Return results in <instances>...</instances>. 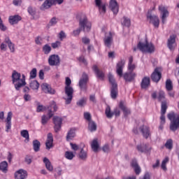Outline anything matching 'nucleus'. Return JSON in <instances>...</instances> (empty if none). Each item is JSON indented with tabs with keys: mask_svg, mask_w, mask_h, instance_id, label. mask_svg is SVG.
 Here are the masks:
<instances>
[{
	"mask_svg": "<svg viewBox=\"0 0 179 179\" xmlns=\"http://www.w3.org/2000/svg\"><path fill=\"white\" fill-rule=\"evenodd\" d=\"M125 66V61L121 60L118 62L116 65V73L120 78H124L125 82L131 83L135 80V78H136V73L134 71H127L122 74L124 67Z\"/></svg>",
	"mask_w": 179,
	"mask_h": 179,
	"instance_id": "f257e3e1",
	"label": "nucleus"
},
{
	"mask_svg": "<svg viewBox=\"0 0 179 179\" xmlns=\"http://www.w3.org/2000/svg\"><path fill=\"white\" fill-rule=\"evenodd\" d=\"M12 82L14 85L15 90H20L21 87H24L27 85L26 83V76L24 74H21L16 71H14L12 73Z\"/></svg>",
	"mask_w": 179,
	"mask_h": 179,
	"instance_id": "f03ea898",
	"label": "nucleus"
},
{
	"mask_svg": "<svg viewBox=\"0 0 179 179\" xmlns=\"http://www.w3.org/2000/svg\"><path fill=\"white\" fill-rule=\"evenodd\" d=\"M80 28L73 31L74 36H79L80 31L83 30L84 31H90L92 29V23L87 20V17H81L79 20Z\"/></svg>",
	"mask_w": 179,
	"mask_h": 179,
	"instance_id": "7ed1b4c3",
	"label": "nucleus"
},
{
	"mask_svg": "<svg viewBox=\"0 0 179 179\" xmlns=\"http://www.w3.org/2000/svg\"><path fill=\"white\" fill-rule=\"evenodd\" d=\"M137 48L141 51V52H146L147 54H153L156 48L153 43L148 42L145 40V42H139L137 45Z\"/></svg>",
	"mask_w": 179,
	"mask_h": 179,
	"instance_id": "20e7f679",
	"label": "nucleus"
},
{
	"mask_svg": "<svg viewBox=\"0 0 179 179\" xmlns=\"http://www.w3.org/2000/svg\"><path fill=\"white\" fill-rule=\"evenodd\" d=\"M167 117L170 120V129L173 132H176L179 129V115L174 113H169Z\"/></svg>",
	"mask_w": 179,
	"mask_h": 179,
	"instance_id": "39448f33",
	"label": "nucleus"
},
{
	"mask_svg": "<svg viewBox=\"0 0 179 179\" xmlns=\"http://www.w3.org/2000/svg\"><path fill=\"white\" fill-rule=\"evenodd\" d=\"M159 10L160 11V17L162 19V24H165L166 22H167V17H169V15H170V13H169V10L163 6H159L158 7Z\"/></svg>",
	"mask_w": 179,
	"mask_h": 179,
	"instance_id": "423d86ee",
	"label": "nucleus"
},
{
	"mask_svg": "<svg viewBox=\"0 0 179 179\" xmlns=\"http://www.w3.org/2000/svg\"><path fill=\"white\" fill-rule=\"evenodd\" d=\"M65 94L66 98H64L66 104H71L73 99V88L72 87H65Z\"/></svg>",
	"mask_w": 179,
	"mask_h": 179,
	"instance_id": "0eeeda50",
	"label": "nucleus"
},
{
	"mask_svg": "<svg viewBox=\"0 0 179 179\" xmlns=\"http://www.w3.org/2000/svg\"><path fill=\"white\" fill-rule=\"evenodd\" d=\"M48 62L50 66H59L61 58L58 55H52L49 57Z\"/></svg>",
	"mask_w": 179,
	"mask_h": 179,
	"instance_id": "6e6552de",
	"label": "nucleus"
},
{
	"mask_svg": "<svg viewBox=\"0 0 179 179\" xmlns=\"http://www.w3.org/2000/svg\"><path fill=\"white\" fill-rule=\"evenodd\" d=\"M89 80V76L86 73H83L81 78L79 80L78 86L80 90L86 91L87 90V81Z\"/></svg>",
	"mask_w": 179,
	"mask_h": 179,
	"instance_id": "1a4fd4ad",
	"label": "nucleus"
},
{
	"mask_svg": "<svg viewBox=\"0 0 179 179\" xmlns=\"http://www.w3.org/2000/svg\"><path fill=\"white\" fill-rule=\"evenodd\" d=\"M176 38H177L176 35H171L167 41V47L170 51H174L177 47V43L176 42Z\"/></svg>",
	"mask_w": 179,
	"mask_h": 179,
	"instance_id": "9d476101",
	"label": "nucleus"
},
{
	"mask_svg": "<svg viewBox=\"0 0 179 179\" xmlns=\"http://www.w3.org/2000/svg\"><path fill=\"white\" fill-rule=\"evenodd\" d=\"M151 79L153 82L157 83L162 79V68L157 67L151 75Z\"/></svg>",
	"mask_w": 179,
	"mask_h": 179,
	"instance_id": "9b49d317",
	"label": "nucleus"
},
{
	"mask_svg": "<svg viewBox=\"0 0 179 179\" xmlns=\"http://www.w3.org/2000/svg\"><path fill=\"white\" fill-rule=\"evenodd\" d=\"M166 111H167V102L162 101L161 103V116H160V124H166Z\"/></svg>",
	"mask_w": 179,
	"mask_h": 179,
	"instance_id": "f8f14e48",
	"label": "nucleus"
},
{
	"mask_svg": "<svg viewBox=\"0 0 179 179\" xmlns=\"http://www.w3.org/2000/svg\"><path fill=\"white\" fill-rule=\"evenodd\" d=\"M53 123H54V129L55 131L59 132L61 131V127L62 125V117H59L58 116H54L53 118Z\"/></svg>",
	"mask_w": 179,
	"mask_h": 179,
	"instance_id": "ddd939ff",
	"label": "nucleus"
},
{
	"mask_svg": "<svg viewBox=\"0 0 179 179\" xmlns=\"http://www.w3.org/2000/svg\"><path fill=\"white\" fill-rule=\"evenodd\" d=\"M113 34L111 31L105 34L103 43L106 47H108V48H110V47H111V45L113 44Z\"/></svg>",
	"mask_w": 179,
	"mask_h": 179,
	"instance_id": "4468645a",
	"label": "nucleus"
},
{
	"mask_svg": "<svg viewBox=\"0 0 179 179\" xmlns=\"http://www.w3.org/2000/svg\"><path fill=\"white\" fill-rule=\"evenodd\" d=\"M147 17L148 19H150V23H152L154 27H156L157 29L159 28L160 20L157 15H152V14H150L147 15Z\"/></svg>",
	"mask_w": 179,
	"mask_h": 179,
	"instance_id": "2eb2a0df",
	"label": "nucleus"
},
{
	"mask_svg": "<svg viewBox=\"0 0 179 179\" xmlns=\"http://www.w3.org/2000/svg\"><path fill=\"white\" fill-rule=\"evenodd\" d=\"M109 8L110 10L114 13V15H117L120 10V6H118V3L117 0H110L109 3Z\"/></svg>",
	"mask_w": 179,
	"mask_h": 179,
	"instance_id": "dca6fc26",
	"label": "nucleus"
},
{
	"mask_svg": "<svg viewBox=\"0 0 179 179\" xmlns=\"http://www.w3.org/2000/svg\"><path fill=\"white\" fill-rule=\"evenodd\" d=\"M13 113L12 112H8L7 117L6 119V132H9L12 129V117Z\"/></svg>",
	"mask_w": 179,
	"mask_h": 179,
	"instance_id": "f3484780",
	"label": "nucleus"
},
{
	"mask_svg": "<svg viewBox=\"0 0 179 179\" xmlns=\"http://www.w3.org/2000/svg\"><path fill=\"white\" fill-rule=\"evenodd\" d=\"M139 130L141 131L143 138L148 139L150 137V128L146 125H142L139 127Z\"/></svg>",
	"mask_w": 179,
	"mask_h": 179,
	"instance_id": "a211bd4d",
	"label": "nucleus"
},
{
	"mask_svg": "<svg viewBox=\"0 0 179 179\" xmlns=\"http://www.w3.org/2000/svg\"><path fill=\"white\" fill-rule=\"evenodd\" d=\"M54 138L52 137V134L48 133L47 136V140L45 142V146L47 150H50L54 146Z\"/></svg>",
	"mask_w": 179,
	"mask_h": 179,
	"instance_id": "6ab92c4d",
	"label": "nucleus"
},
{
	"mask_svg": "<svg viewBox=\"0 0 179 179\" xmlns=\"http://www.w3.org/2000/svg\"><path fill=\"white\" fill-rule=\"evenodd\" d=\"M15 179H26L27 178V171L20 169L15 173Z\"/></svg>",
	"mask_w": 179,
	"mask_h": 179,
	"instance_id": "aec40b11",
	"label": "nucleus"
},
{
	"mask_svg": "<svg viewBox=\"0 0 179 179\" xmlns=\"http://www.w3.org/2000/svg\"><path fill=\"white\" fill-rule=\"evenodd\" d=\"M76 131H78V128L73 127L71 128L66 134V139L69 142V141H72L75 136H76Z\"/></svg>",
	"mask_w": 179,
	"mask_h": 179,
	"instance_id": "412c9836",
	"label": "nucleus"
},
{
	"mask_svg": "<svg viewBox=\"0 0 179 179\" xmlns=\"http://www.w3.org/2000/svg\"><path fill=\"white\" fill-rule=\"evenodd\" d=\"M42 90L45 93H48L49 94H55V90L51 88V86L48 83H43L41 85Z\"/></svg>",
	"mask_w": 179,
	"mask_h": 179,
	"instance_id": "4be33fe9",
	"label": "nucleus"
},
{
	"mask_svg": "<svg viewBox=\"0 0 179 179\" xmlns=\"http://www.w3.org/2000/svg\"><path fill=\"white\" fill-rule=\"evenodd\" d=\"M95 5L99 8L101 14L104 15L106 13V3H102L101 0H95Z\"/></svg>",
	"mask_w": 179,
	"mask_h": 179,
	"instance_id": "5701e85b",
	"label": "nucleus"
},
{
	"mask_svg": "<svg viewBox=\"0 0 179 179\" xmlns=\"http://www.w3.org/2000/svg\"><path fill=\"white\" fill-rule=\"evenodd\" d=\"M92 71H94L95 75H96V78H99L101 80H104V73L102 71L99 69L96 65L92 66Z\"/></svg>",
	"mask_w": 179,
	"mask_h": 179,
	"instance_id": "b1692460",
	"label": "nucleus"
},
{
	"mask_svg": "<svg viewBox=\"0 0 179 179\" xmlns=\"http://www.w3.org/2000/svg\"><path fill=\"white\" fill-rule=\"evenodd\" d=\"M55 3V0H45L42 4L41 8L42 10H44L45 9H50Z\"/></svg>",
	"mask_w": 179,
	"mask_h": 179,
	"instance_id": "393cba45",
	"label": "nucleus"
},
{
	"mask_svg": "<svg viewBox=\"0 0 179 179\" xmlns=\"http://www.w3.org/2000/svg\"><path fill=\"white\" fill-rule=\"evenodd\" d=\"M136 68V65H135V64H134V57L132 56H131L129 58L127 69H128L129 72H134V71H135Z\"/></svg>",
	"mask_w": 179,
	"mask_h": 179,
	"instance_id": "a878e982",
	"label": "nucleus"
},
{
	"mask_svg": "<svg viewBox=\"0 0 179 179\" xmlns=\"http://www.w3.org/2000/svg\"><path fill=\"white\" fill-rule=\"evenodd\" d=\"M119 107L123 111L124 117H128L131 114V110L125 106L122 101L120 102Z\"/></svg>",
	"mask_w": 179,
	"mask_h": 179,
	"instance_id": "bb28decb",
	"label": "nucleus"
},
{
	"mask_svg": "<svg viewBox=\"0 0 179 179\" xmlns=\"http://www.w3.org/2000/svg\"><path fill=\"white\" fill-rule=\"evenodd\" d=\"M150 86V78L144 77L141 82V88L142 89H148Z\"/></svg>",
	"mask_w": 179,
	"mask_h": 179,
	"instance_id": "cd10ccee",
	"label": "nucleus"
},
{
	"mask_svg": "<svg viewBox=\"0 0 179 179\" xmlns=\"http://www.w3.org/2000/svg\"><path fill=\"white\" fill-rule=\"evenodd\" d=\"M22 20V17L19 15H13L9 17V23L10 24H16Z\"/></svg>",
	"mask_w": 179,
	"mask_h": 179,
	"instance_id": "c85d7f7f",
	"label": "nucleus"
},
{
	"mask_svg": "<svg viewBox=\"0 0 179 179\" xmlns=\"http://www.w3.org/2000/svg\"><path fill=\"white\" fill-rule=\"evenodd\" d=\"M137 150L141 152V153H146L149 152V145L148 144H141L137 145Z\"/></svg>",
	"mask_w": 179,
	"mask_h": 179,
	"instance_id": "c756f323",
	"label": "nucleus"
},
{
	"mask_svg": "<svg viewBox=\"0 0 179 179\" xmlns=\"http://www.w3.org/2000/svg\"><path fill=\"white\" fill-rule=\"evenodd\" d=\"M43 163L45 164V168L47 170H48V171H52L54 170V166H52V164L48 158H43Z\"/></svg>",
	"mask_w": 179,
	"mask_h": 179,
	"instance_id": "7c9ffc66",
	"label": "nucleus"
},
{
	"mask_svg": "<svg viewBox=\"0 0 179 179\" xmlns=\"http://www.w3.org/2000/svg\"><path fill=\"white\" fill-rule=\"evenodd\" d=\"M88 129L90 132H95V131H97V124L94 121L91 120L89 122Z\"/></svg>",
	"mask_w": 179,
	"mask_h": 179,
	"instance_id": "2f4dec72",
	"label": "nucleus"
},
{
	"mask_svg": "<svg viewBox=\"0 0 179 179\" xmlns=\"http://www.w3.org/2000/svg\"><path fill=\"white\" fill-rule=\"evenodd\" d=\"M118 96V86L111 87L110 88V96L111 99H115Z\"/></svg>",
	"mask_w": 179,
	"mask_h": 179,
	"instance_id": "473e14b6",
	"label": "nucleus"
},
{
	"mask_svg": "<svg viewBox=\"0 0 179 179\" xmlns=\"http://www.w3.org/2000/svg\"><path fill=\"white\" fill-rule=\"evenodd\" d=\"M91 148L94 152H99V148H100V145H99V141H97V138H95L92 141L91 143Z\"/></svg>",
	"mask_w": 179,
	"mask_h": 179,
	"instance_id": "72a5a7b5",
	"label": "nucleus"
},
{
	"mask_svg": "<svg viewBox=\"0 0 179 179\" xmlns=\"http://www.w3.org/2000/svg\"><path fill=\"white\" fill-rule=\"evenodd\" d=\"M78 157L81 160L86 161L87 159V151H85L83 148H81L80 152L78 154Z\"/></svg>",
	"mask_w": 179,
	"mask_h": 179,
	"instance_id": "f704fd0d",
	"label": "nucleus"
},
{
	"mask_svg": "<svg viewBox=\"0 0 179 179\" xmlns=\"http://www.w3.org/2000/svg\"><path fill=\"white\" fill-rule=\"evenodd\" d=\"M5 43L8 44V48H10V52H15V44L12 43V41L8 37L5 38Z\"/></svg>",
	"mask_w": 179,
	"mask_h": 179,
	"instance_id": "c9c22d12",
	"label": "nucleus"
},
{
	"mask_svg": "<svg viewBox=\"0 0 179 179\" xmlns=\"http://www.w3.org/2000/svg\"><path fill=\"white\" fill-rule=\"evenodd\" d=\"M108 78V81L111 85V87L118 86V85L117 84V82H115V79L114 78V76H113V74L109 73Z\"/></svg>",
	"mask_w": 179,
	"mask_h": 179,
	"instance_id": "e433bc0d",
	"label": "nucleus"
},
{
	"mask_svg": "<svg viewBox=\"0 0 179 179\" xmlns=\"http://www.w3.org/2000/svg\"><path fill=\"white\" fill-rule=\"evenodd\" d=\"M29 87L31 89H32V90H38V87H40V84L37 80H32L29 83Z\"/></svg>",
	"mask_w": 179,
	"mask_h": 179,
	"instance_id": "4c0bfd02",
	"label": "nucleus"
},
{
	"mask_svg": "<svg viewBox=\"0 0 179 179\" xmlns=\"http://www.w3.org/2000/svg\"><path fill=\"white\" fill-rule=\"evenodd\" d=\"M157 99L159 101H162V103H163V101L167 102V100L166 99V94L164 91L159 92Z\"/></svg>",
	"mask_w": 179,
	"mask_h": 179,
	"instance_id": "58836bf2",
	"label": "nucleus"
},
{
	"mask_svg": "<svg viewBox=\"0 0 179 179\" xmlns=\"http://www.w3.org/2000/svg\"><path fill=\"white\" fill-rule=\"evenodd\" d=\"M51 46L48 44H45L42 48V51L45 55H48L51 52Z\"/></svg>",
	"mask_w": 179,
	"mask_h": 179,
	"instance_id": "ea45409f",
	"label": "nucleus"
},
{
	"mask_svg": "<svg viewBox=\"0 0 179 179\" xmlns=\"http://www.w3.org/2000/svg\"><path fill=\"white\" fill-rule=\"evenodd\" d=\"M40 146H41V143L38 140H35L33 141V148L34 152H38L40 150Z\"/></svg>",
	"mask_w": 179,
	"mask_h": 179,
	"instance_id": "a19ab883",
	"label": "nucleus"
},
{
	"mask_svg": "<svg viewBox=\"0 0 179 179\" xmlns=\"http://www.w3.org/2000/svg\"><path fill=\"white\" fill-rule=\"evenodd\" d=\"M0 171H3V173L8 171V162L4 161L0 163Z\"/></svg>",
	"mask_w": 179,
	"mask_h": 179,
	"instance_id": "79ce46f5",
	"label": "nucleus"
},
{
	"mask_svg": "<svg viewBox=\"0 0 179 179\" xmlns=\"http://www.w3.org/2000/svg\"><path fill=\"white\" fill-rule=\"evenodd\" d=\"M105 114L107 117V118H113V116L114 115V113L111 112V108L108 106L105 110Z\"/></svg>",
	"mask_w": 179,
	"mask_h": 179,
	"instance_id": "37998d69",
	"label": "nucleus"
},
{
	"mask_svg": "<svg viewBox=\"0 0 179 179\" xmlns=\"http://www.w3.org/2000/svg\"><path fill=\"white\" fill-rule=\"evenodd\" d=\"M87 101V99L83 97L77 101L76 105L78 107H83V106H86Z\"/></svg>",
	"mask_w": 179,
	"mask_h": 179,
	"instance_id": "c03bdc74",
	"label": "nucleus"
},
{
	"mask_svg": "<svg viewBox=\"0 0 179 179\" xmlns=\"http://www.w3.org/2000/svg\"><path fill=\"white\" fill-rule=\"evenodd\" d=\"M166 89L167 92H170V90H173V82H171V80L170 79L166 80Z\"/></svg>",
	"mask_w": 179,
	"mask_h": 179,
	"instance_id": "a18cd8bd",
	"label": "nucleus"
},
{
	"mask_svg": "<svg viewBox=\"0 0 179 179\" xmlns=\"http://www.w3.org/2000/svg\"><path fill=\"white\" fill-rule=\"evenodd\" d=\"M122 24L126 27H129V26H131V20L127 17H123Z\"/></svg>",
	"mask_w": 179,
	"mask_h": 179,
	"instance_id": "49530a36",
	"label": "nucleus"
},
{
	"mask_svg": "<svg viewBox=\"0 0 179 179\" xmlns=\"http://www.w3.org/2000/svg\"><path fill=\"white\" fill-rule=\"evenodd\" d=\"M37 77V69L34 68L29 73V79H36Z\"/></svg>",
	"mask_w": 179,
	"mask_h": 179,
	"instance_id": "de8ad7c7",
	"label": "nucleus"
},
{
	"mask_svg": "<svg viewBox=\"0 0 179 179\" xmlns=\"http://www.w3.org/2000/svg\"><path fill=\"white\" fill-rule=\"evenodd\" d=\"M165 147L166 148V149H169V150H171V149H173V140H167L166 143H165Z\"/></svg>",
	"mask_w": 179,
	"mask_h": 179,
	"instance_id": "09e8293b",
	"label": "nucleus"
},
{
	"mask_svg": "<svg viewBox=\"0 0 179 179\" xmlns=\"http://www.w3.org/2000/svg\"><path fill=\"white\" fill-rule=\"evenodd\" d=\"M65 157L66 159H68V160H72V159L75 157V155H73V152L66 151L65 153Z\"/></svg>",
	"mask_w": 179,
	"mask_h": 179,
	"instance_id": "8fccbe9b",
	"label": "nucleus"
},
{
	"mask_svg": "<svg viewBox=\"0 0 179 179\" xmlns=\"http://www.w3.org/2000/svg\"><path fill=\"white\" fill-rule=\"evenodd\" d=\"M168 162H169V157H166L162 162L161 167L162 170H164V171L167 170V167L166 166V164H167Z\"/></svg>",
	"mask_w": 179,
	"mask_h": 179,
	"instance_id": "3c124183",
	"label": "nucleus"
},
{
	"mask_svg": "<svg viewBox=\"0 0 179 179\" xmlns=\"http://www.w3.org/2000/svg\"><path fill=\"white\" fill-rule=\"evenodd\" d=\"M49 117H47V115H43L42 117H41V124L43 125H45V124H47L49 121Z\"/></svg>",
	"mask_w": 179,
	"mask_h": 179,
	"instance_id": "603ef678",
	"label": "nucleus"
},
{
	"mask_svg": "<svg viewBox=\"0 0 179 179\" xmlns=\"http://www.w3.org/2000/svg\"><path fill=\"white\" fill-rule=\"evenodd\" d=\"M21 136L29 141V131L27 130H22L21 131Z\"/></svg>",
	"mask_w": 179,
	"mask_h": 179,
	"instance_id": "864d4df0",
	"label": "nucleus"
},
{
	"mask_svg": "<svg viewBox=\"0 0 179 179\" xmlns=\"http://www.w3.org/2000/svg\"><path fill=\"white\" fill-rule=\"evenodd\" d=\"M58 23V20H57V17H53L49 22V26H55Z\"/></svg>",
	"mask_w": 179,
	"mask_h": 179,
	"instance_id": "5fc2aeb1",
	"label": "nucleus"
},
{
	"mask_svg": "<svg viewBox=\"0 0 179 179\" xmlns=\"http://www.w3.org/2000/svg\"><path fill=\"white\" fill-rule=\"evenodd\" d=\"M51 45H52V48L54 49L59 48V47H61V42L59 41H57L55 43H52Z\"/></svg>",
	"mask_w": 179,
	"mask_h": 179,
	"instance_id": "6e6d98bb",
	"label": "nucleus"
},
{
	"mask_svg": "<svg viewBox=\"0 0 179 179\" xmlns=\"http://www.w3.org/2000/svg\"><path fill=\"white\" fill-rule=\"evenodd\" d=\"M59 38L61 41L64 40V38H66V34L64 31H61L59 34Z\"/></svg>",
	"mask_w": 179,
	"mask_h": 179,
	"instance_id": "4d7b16f0",
	"label": "nucleus"
},
{
	"mask_svg": "<svg viewBox=\"0 0 179 179\" xmlns=\"http://www.w3.org/2000/svg\"><path fill=\"white\" fill-rule=\"evenodd\" d=\"M31 162H33V157L27 155L25 157V162L27 164H31Z\"/></svg>",
	"mask_w": 179,
	"mask_h": 179,
	"instance_id": "13d9d810",
	"label": "nucleus"
},
{
	"mask_svg": "<svg viewBox=\"0 0 179 179\" xmlns=\"http://www.w3.org/2000/svg\"><path fill=\"white\" fill-rule=\"evenodd\" d=\"M102 150L104 153H108L110 152V145L105 144L102 148Z\"/></svg>",
	"mask_w": 179,
	"mask_h": 179,
	"instance_id": "bf43d9fd",
	"label": "nucleus"
},
{
	"mask_svg": "<svg viewBox=\"0 0 179 179\" xmlns=\"http://www.w3.org/2000/svg\"><path fill=\"white\" fill-rule=\"evenodd\" d=\"M71 83H72V80H71V78H69V77L66 78V81H65L66 86H65V87H71Z\"/></svg>",
	"mask_w": 179,
	"mask_h": 179,
	"instance_id": "052dcab7",
	"label": "nucleus"
},
{
	"mask_svg": "<svg viewBox=\"0 0 179 179\" xmlns=\"http://www.w3.org/2000/svg\"><path fill=\"white\" fill-rule=\"evenodd\" d=\"M28 13H29V15H31V16H34V15H36V10H34V9H33V7L29 6L27 9Z\"/></svg>",
	"mask_w": 179,
	"mask_h": 179,
	"instance_id": "680f3d73",
	"label": "nucleus"
},
{
	"mask_svg": "<svg viewBox=\"0 0 179 179\" xmlns=\"http://www.w3.org/2000/svg\"><path fill=\"white\" fill-rule=\"evenodd\" d=\"M84 118H85L87 120V121H92V115H90V113H84Z\"/></svg>",
	"mask_w": 179,
	"mask_h": 179,
	"instance_id": "e2e57ef3",
	"label": "nucleus"
},
{
	"mask_svg": "<svg viewBox=\"0 0 179 179\" xmlns=\"http://www.w3.org/2000/svg\"><path fill=\"white\" fill-rule=\"evenodd\" d=\"M79 62H81L82 64H84V65H87V61H86V59L83 56H80L78 57Z\"/></svg>",
	"mask_w": 179,
	"mask_h": 179,
	"instance_id": "0e129e2a",
	"label": "nucleus"
},
{
	"mask_svg": "<svg viewBox=\"0 0 179 179\" xmlns=\"http://www.w3.org/2000/svg\"><path fill=\"white\" fill-rule=\"evenodd\" d=\"M23 98L24 101H30L31 100V96L29 94H24Z\"/></svg>",
	"mask_w": 179,
	"mask_h": 179,
	"instance_id": "69168bd1",
	"label": "nucleus"
},
{
	"mask_svg": "<svg viewBox=\"0 0 179 179\" xmlns=\"http://www.w3.org/2000/svg\"><path fill=\"white\" fill-rule=\"evenodd\" d=\"M113 113V115H115V117H120L121 114V111H120V109H118L117 108H115Z\"/></svg>",
	"mask_w": 179,
	"mask_h": 179,
	"instance_id": "338daca9",
	"label": "nucleus"
},
{
	"mask_svg": "<svg viewBox=\"0 0 179 179\" xmlns=\"http://www.w3.org/2000/svg\"><path fill=\"white\" fill-rule=\"evenodd\" d=\"M70 146H71V149H73V150H75V152H76V150H79V145L75 143H71Z\"/></svg>",
	"mask_w": 179,
	"mask_h": 179,
	"instance_id": "774afa93",
	"label": "nucleus"
}]
</instances>
